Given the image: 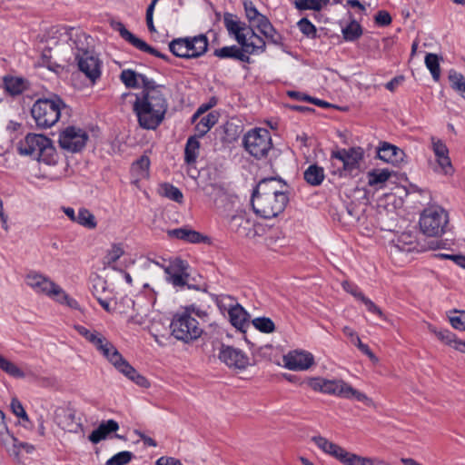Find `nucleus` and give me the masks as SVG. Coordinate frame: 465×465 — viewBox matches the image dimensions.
I'll return each instance as SVG.
<instances>
[{
    "mask_svg": "<svg viewBox=\"0 0 465 465\" xmlns=\"http://www.w3.org/2000/svg\"><path fill=\"white\" fill-rule=\"evenodd\" d=\"M88 138V134L82 128L67 126L60 132L58 143L62 149L77 153L84 148Z\"/></svg>",
    "mask_w": 465,
    "mask_h": 465,
    "instance_id": "4468645a",
    "label": "nucleus"
},
{
    "mask_svg": "<svg viewBox=\"0 0 465 465\" xmlns=\"http://www.w3.org/2000/svg\"><path fill=\"white\" fill-rule=\"evenodd\" d=\"M403 155L402 150L387 142L381 143L378 150V157L386 163H397L403 159Z\"/></svg>",
    "mask_w": 465,
    "mask_h": 465,
    "instance_id": "393cba45",
    "label": "nucleus"
},
{
    "mask_svg": "<svg viewBox=\"0 0 465 465\" xmlns=\"http://www.w3.org/2000/svg\"><path fill=\"white\" fill-rule=\"evenodd\" d=\"M76 223L87 229H94L97 226L94 215L86 208L79 209Z\"/></svg>",
    "mask_w": 465,
    "mask_h": 465,
    "instance_id": "37998d69",
    "label": "nucleus"
},
{
    "mask_svg": "<svg viewBox=\"0 0 465 465\" xmlns=\"http://www.w3.org/2000/svg\"><path fill=\"white\" fill-rule=\"evenodd\" d=\"M5 88L11 95H19L26 89V84L24 79L19 77H5Z\"/></svg>",
    "mask_w": 465,
    "mask_h": 465,
    "instance_id": "c9c22d12",
    "label": "nucleus"
},
{
    "mask_svg": "<svg viewBox=\"0 0 465 465\" xmlns=\"http://www.w3.org/2000/svg\"><path fill=\"white\" fill-rule=\"evenodd\" d=\"M361 302L365 305L366 309L370 312L377 314L382 320H386V316L384 315L381 308L378 307L371 299L367 298L364 295Z\"/></svg>",
    "mask_w": 465,
    "mask_h": 465,
    "instance_id": "680f3d73",
    "label": "nucleus"
},
{
    "mask_svg": "<svg viewBox=\"0 0 465 465\" xmlns=\"http://www.w3.org/2000/svg\"><path fill=\"white\" fill-rule=\"evenodd\" d=\"M213 54L221 59L232 58L243 63H250V56L245 52V47L230 45L215 49Z\"/></svg>",
    "mask_w": 465,
    "mask_h": 465,
    "instance_id": "b1692460",
    "label": "nucleus"
},
{
    "mask_svg": "<svg viewBox=\"0 0 465 465\" xmlns=\"http://www.w3.org/2000/svg\"><path fill=\"white\" fill-rule=\"evenodd\" d=\"M142 87V92L135 94L133 111L143 129L155 130L164 120L168 110L165 86L156 84L147 76H143Z\"/></svg>",
    "mask_w": 465,
    "mask_h": 465,
    "instance_id": "f257e3e1",
    "label": "nucleus"
},
{
    "mask_svg": "<svg viewBox=\"0 0 465 465\" xmlns=\"http://www.w3.org/2000/svg\"><path fill=\"white\" fill-rule=\"evenodd\" d=\"M156 465H182V463L173 457H161L156 460Z\"/></svg>",
    "mask_w": 465,
    "mask_h": 465,
    "instance_id": "69168bd1",
    "label": "nucleus"
},
{
    "mask_svg": "<svg viewBox=\"0 0 465 465\" xmlns=\"http://www.w3.org/2000/svg\"><path fill=\"white\" fill-rule=\"evenodd\" d=\"M150 159L147 155H142L138 160L133 163L131 167L132 175L135 182L149 177Z\"/></svg>",
    "mask_w": 465,
    "mask_h": 465,
    "instance_id": "cd10ccee",
    "label": "nucleus"
},
{
    "mask_svg": "<svg viewBox=\"0 0 465 465\" xmlns=\"http://www.w3.org/2000/svg\"><path fill=\"white\" fill-rule=\"evenodd\" d=\"M119 424L114 420H108L100 423L97 429L92 431L89 435V440L94 444L106 439V437L112 433L117 431Z\"/></svg>",
    "mask_w": 465,
    "mask_h": 465,
    "instance_id": "a878e982",
    "label": "nucleus"
},
{
    "mask_svg": "<svg viewBox=\"0 0 465 465\" xmlns=\"http://www.w3.org/2000/svg\"><path fill=\"white\" fill-rule=\"evenodd\" d=\"M26 283L35 292L46 295L57 302L66 303L69 307L75 308L77 302L68 296V294L50 278L36 272H30L26 276Z\"/></svg>",
    "mask_w": 465,
    "mask_h": 465,
    "instance_id": "423d86ee",
    "label": "nucleus"
},
{
    "mask_svg": "<svg viewBox=\"0 0 465 465\" xmlns=\"http://www.w3.org/2000/svg\"><path fill=\"white\" fill-rule=\"evenodd\" d=\"M124 254V249L122 243H113L104 257V264L111 266L116 262Z\"/></svg>",
    "mask_w": 465,
    "mask_h": 465,
    "instance_id": "49530a36",
    "label": "nucleus"
},
{
    "mask_svg": "<svg viewBox=\"0 0 465 465\" xmlns=\"http://www.w3.org/2000/svg\"><path fill=\"white\" fill-rule=\"evenodd\" d=\"M341 33L346 41L353 42L361 36L362 28L359 23L351 21L346 27L342 28Z\"/></svg>",
    "mask_w": 465,
    "mask_h": 465,
    "instance_id": "de8ad7c7",
    "label": "nucleus"
},
{
    "mask_svg": "<svg viewBox=\"0 0 465 465\" xmlns=\"http://www.w3.org/2000/svg\"><path fill=\"white\" fill-rule=\"evenodd\" d=\"M75 415V410L70 405L59 406L54 411V421L62 430L77 433L82 429V424L76 420Z\"/></svg>",
    "mask_w": 465,
    "mask_h": 465,
    "instance_id": "f3484780",
    "label": "nucleus"
},
{
    "mask_svg": "<svg viewBox=\"0 0 465 465\" xmlns=\"http://www.w3.org/2000/svg\"><path fill=\"white\" fill-rule=\"evenodd\" d=\"M249 226V219L245 218L242 214L233 215L229 221L230 229L240 235H247Z\"/></svg>",
    "mask_w": 465,
    "mask_h": 465,
    "instance_id": "4c0bfd02",
    "label": "nucleus"
},
{
    "mask_svg": "<svg viewBox=\"0 0 465 465\" xmlns=\"http://www.w3.org/2000/svg\"><path fill=\"white\" fill-rule=\"evenodd\" d=\"M424 62L432 78L436 82L439 81L440 78V57L436 54L429 53L426 54Z\"/></svg>",
    "mask_w": 465,
    "mask_h": 465,
    "instance_id": "c03bdc74",
    "label": "nucleus"
},
{
    "mask_svg": "<svg viewBox=\"0 0 465 465\" xmlns=\"http://www.w3.org/2000/svg\"><path fill=\"white\" fill-rule=\"evenodd\" d=\"M0 369L13 377H24V372L2 355H0Z\"/></svg>",
    "mask_w": 465,
    "mask_h": 465,
    "instance_id": "3c124183",
    "label": "nucleus"
},
{
    "mask_svg": "<svg viewBox=\"0 0 465 465\" xmlns=\"http://www.w3.org/2000/svg\"><path fill=\"white\" fill-rule=\"evenodd\" d=\"M215 105V102L213 104H202L198 109L197 111L195 112V114L193 115V121H194L196 118H198L201 114H203V113H205L207 110H209L210 108L213 107Z\"/></svg>",
    "mask_w": 465,
    "mask_h": 465,
    "instance_id": "774afa93",
    "label": "nucleus"
},
{
    "mask_svg": "<svg viewBox=\"0 0 465 465\" xmlns=\"http://www.w3.org/2000/svg\"><path fill=\"white\" fill-rule=\"evenodd\" d=\"M327 0H295L294 5L298 10L321 11L326 6Z\"/></svg>",
    "mask_w": 465,
    "mask_h": 465,
    "instance_id": "09e8293b",
    "label": "nucleus"
},
{
    "mask_svg": "<svg viewBox=\"0 0 465 465\" xmlns=\"http://www.w3.org/2000/svg\"><path fill=\"white\" fill-rule=\"evenodd\" d=\"M325 174L322 167L311 164L303 173L304 180L312 186L320 185L324 180Z\"/></svg>",
    "mask_w": 465,
    "mask_h": 465,
    "instance_id": "473e14b6",
    "label": "nucleus"
},
{
    "mask_svg": "<svg viewBox=\"0 0 465 465\" xmlns=\"http://www.w3.org/2000/svg\"><path fill=\"white\" fill-rule=\"evenodd\" d=\"M184 39H186L188 43L186 50L190 54L191 59L198 58L207 52L209 41L205 35L201 34L195 36H187L184 37Z\"/></svg>",
    "mask_w": 465,
    "mask_h": 465,
    "instance_id": "4be33fe9",
    "label": "nucleus"
},
{
    "mask_svg": "<svg viewBox=\"0 0 465 465\" xmlns=\"http://www.w3.org/2000/svg\"><path fill=\"white\" fill-rule=\"evenodd\" d=\"M244 149L254 158L267 156L272 148L271 134L264 128H254L248 131L243 137Z\"/></svg>",
    "mask_w": 465,
    "mask_h": 465,
    "instance_id": "9d476101",
    "label": "nucleus"
},
{
    "mask_svg": "<svg viewBox=\"0 0 465 465\" xmlns=\"http://www.w3.org/2000/svg\"><path fill=\"white\" fill-rule=\"evenodd\" d=\"M18 151L20 154L30 156L47 165L55 164L58 158L52 140L44 134H28L19 143Z\"/></svg>",
    "mask_w": 465,
    "mask_h": 465,
    "instance_id": "7ed1b4c3",
    "label": "nucleus"
},
{
    "mask_svg": "<svg viewBox=\"0 0 465 465\" xmlns=\"http://www.w3.org/2000/svg\"><path fill=\"white\" fill-rule=\"evenodd\" d=\"M197 138V135L191 136L186 142L184 149V161L188 164L194 163L198 157L200 143Z\"/></svg>",
    "mask_w": 465,
    "mask_h": 465,
    "instance_id": "72a5a7b5",
    "label": "nucleus"
},
{
    "mask_svg": "<svg viewBox=\"0 0 465 465\" xmlns=\"http://www.w3.org/2000/svg\"><path fill=\"white\" fill-rule=\"evenodd\" d=\"M363 157L364 151L360 146L332 151L331 154L332 166L336 167L337 162L341 164L337 169L332 170V173L341 177L356 175Z\"/></svg>",
    "mask_w": 465,
    "mask_h": 465,
    "instance_id": "0eeeda50",
    "label": "nucleus"
},
{
    "mask_svg": "<svg viewBox=\"0 0 465 465\" xmlns=\"http://www.w3.org/2000/svg\"><path fill=\"white\" fill-rule=\"evenodd\" d=\"M312 440L321 449L323 452L334 457L339 461L342 462L344 456L346 455V450L341 446L329 441L322 436H313Z\"/></svg>",
    "mask_w": 465,
    "mask_h": 465,
    "instance_id": "5701e85b",
    "label": "nucleus"
},
{
    "mask_svg": "<svg viewBox=\"0 0 465 465\" xmlns=\"http://www.w3.org/2000/svg\"><path fill=\"white\" fill-rule=\"evenodd\" d=\"M345 465H388L385 461L369 458L361 457L354 453L346 451L342 462Z\"/></svg>",
    "mask_w": 465,
    "mask_h": 465,
    "instance_id": "2f4dec72",
    "label": "nucleus"
},
{
    "mask_svg": "<svg viewBox=\"0 0 465 465\" xmlns=\"http://www.w3.org/2000/svg\"><path fill=\"white\" fill-rule=\"evenodd\" d=\"M403 79H404L403 76H396V77H394L393 79H391L390 82H388L386 84V88L388 90H390L391 92H393L399 86V84H401Z\"/></svg>",
    "mask_w": 465,
    "mask_h": 465,
    "instance_id": "338daca9",
    "label": "nucleus"
},
{
    "mask_svg": "<svg viewBox=\"0 0 465 465\" xmlns=\"http://www.w3.org/2000/svg\"><path fill=\"white\" fill-rule=\"evenodd\" d=\"M288 202L289 197H282V195L273 197L270 195L252 194L251 199L252 206L255 213L264 219L274 218L282 213Z\"/></svg>",
    "mask_w": 465,
    "mask_h": 465,
    "instance_id": "f8f14e48",
    "label": "nucleus"
},
{
    "mask_svg": "<svg viewBox=\"0 0 465 465\" xmlns=\"http://www.w3.org/2000/svg\"><path fill=\"white\" fill-rule=\"evenodd\" d=\"M83 39H87L84 34H76L75 39L71 38L74 47L77 50L74 54L75 60L77 61L79 70L92 83H94L101 76V61L92 52L87 50Z\"/></svg>",
    "mask_w": 465,
    "mask_h": 465,
    "instance_id": "6e6552de",
    "label": "nucleus"
},
{
    "mask_svg": "<svg viewBox=\"0 0 465 465\" xmlns=\"http://www.w3.org/2000/svg\"><path fill=\"white\" fill-rule=\"evenodd\" d=\"M419 223L423 234L430 237H440L448 229L449 215L440 207L427 208L421 213Z\"/></svg>",
    "mask_w": 465,
    "mask_h": 465,
    "instance_id": "1a4fd4ad",
    "label": "nucleus"
},
{
    "mask_svg": "<svg viewBox=\"0 0 465 465\" xmlns=\"http://www.w3.org/2000/svg\"><path fill=\"white\" fill-rule=\"evenodd\" d=\"M223 24L229 35L233 36L241 46L245 47V52L249 56L265 52V38L259 35L254 31V27L252 28L245 22L241 21L236 15L225 13Z\"/></svg>",
    "mask_w": 465,
    "mask_h": 465,
    "instance_id": "f03ea898",
    "label": "nucleus"
},
{
    "mask_svg": "<svg viewBox=\"0 0 465 465\" xmlns=\"http://www.w3.org/2000/svg\"><path fill=\"white\" fill-rule=\"evenodd\" d=\"M284 367L292 371H303L309 369L314 359L312 353L303 351H290L283 356Z\"/></svg>",
    "mask_w": 465,
    "mask_h": 465,
    "instance_id": "6ab92c4d",
    "label": "nucleus"
},
{
    "mask_svg": "<svg viewBox=\"0 0 465 465\" xmlns=\"http://www.w3.org/2000/svg\"><path fill=\"white\" fill-rule=\"evenodd\" d=\"M431 149L435 154L437 163L445 174H450L453 171L449 156V149L440 139L430 137Z\"/></svg>",
    "mask_w": 465,
    "mask_h": 465,
    "instance_id": "412c9836",
    "label": "nucleus"
},
{
    "mask_svg": "<svg viewBox=\"0 0 465 465\" xmlns=\"http://www.w3.org/2000/svg\"><path fill=\"white\" fill-rule=\"evenodd\" d=\"M448 78L451 88L465 98V76L455 70H450Z\"/></svg>",
    "mask_w": 465,
    "mask_h": 465,
    "instance_id": "a18cd8bd",
    "label": "nucleus"
},
{
    "mask_svg": "<svg viewBox=\"0 0 465 465\" xmlns=\"http://www.w3.org/2000/svg\"><path fill=\"white\" fill-rule=\"evenodd\" d=\"M220 303L228 310V315L232 325L242 332H245L246 328L250 325V322L249 313L243 309V307L235 302L231 296L223 297Z\"/></svg>",
    "mask_w": 465,
    "mask_h": 465,
    "instance_id": "2eb2a0df",
    "label": "nucleus"
},
{
    "mask_svg": "<svg viewBox=\"0 0 465 465\" xmlns=\"http://www.w3.org/2000/svg\"><path fill=\"white\" fill-rule=\"evenodd\" d=\"M252 325L255 329L263 333H272L275 330L274 322L268 317H258L252 320Z\"/></svg>",
    "mask_w": 465,
    "mask_h": 465,
    "instance_id": "8fccbe9b",
    "label": "nucleus"
},
{
    "mask_svg": "<svg viewBox=\"0 0 465 465\" xmlns=\"http://www.w3.org/2000/svg\"><path fill=\"white\" fill-rule=\"evenodd\" d=\"M264 23L256 29L263 35V37L270 43L275 45H282V36L276 31L270 20H264Z\"/></svg>",
    "mask_w": 465,
    "mask_h": 465,
    "instance_id": "c85d7f7f",
    "label": "nucleus"
},
{
    "mask_svg": "<svg viewBox=\"0 0 465 465\" xmlns=\"http://www.w3.org/2000/svg\"><path fill=\"white\" fill-rule=\"evenodd\" d=\"M434 333L439 340L450 346L452 345L456 339V335L449 330L434 331Z\"/></svg>",
    "mask_w": 465,
    "mask_h": 465,
    "instance_id": "e2e57ef3",
    "label": "nucleus"
},
{
    "mask_svg": "<svg viewBox=\"0 0 465 465\" xmlns=\"http://www.w3.org/2000/svg\"><path fill=\"white\" fill-rule=\"evenodd\" d=\"M115 28L118 30V32L123 39L127 41L129 44H131L133 46H134L138 50L148 53L156 57H159V58L166 61L167 63L172 62L171 58L168 55L159 52L158 50H156L155 48L152 47L147 43H145L143 40L135 36L129 30H127L122 23H117Z\"/></svg>",
    "mask_w": 465,
    "mask_h": 465,
    "instance_id": "a211bd4d",
    "label": "nucleus"
},
{
    "mask_svg": "<svg viewBox=\"0 0 465 465\" xmlns=\"http://www.w3.org/2000/svg\"><path fill=\"white\" fill-rule=\"evenodd\" d=\"M159 193L162 196L179 203L183 200V195L180 189L168 183H164L160 185Z\"/></svg>",
    "mask_w": 465,
    "mask_h": 465,
    "instance_id": "58836bf2",
    "label": "nucleus"
},
{
    "mask_svg": "<svg viewBox=\"0 0 465 465\" xmlns=\"http://www.w3.org/2000/svg\"><path fill=\"white\" fill-rule=\"evenodd\" d=\"M300 31L306 36L316 38L317 29L315 25L307 18H302L297 24Z\"/></svg>",
    "mask_w": 465,
    "mask_h": 465,
    "instance_id": "864d4df0",
    "label": "nucleus"
},
{
    "mask_svg": "<svg viewBox=\"0 0 465 465\" xmlns=\"http://www.w3.org/2000/svg\"><path fill=\"white\" fill-rule=\"evenodd\" d=\"M11 410L13 413L21 418L23 420L29 421V417L26 414L21 401L16 398H14L10 404Z\"/></svg>",
    "mask_w": 465,
    "mask_h": 465,
    "instance_id": "13d9d810",
    "label": "nucleus"
},
{
    "mask_svg": "<svg viewBox=\"0 0 465 465\" xmlns=\"http://www.w3.org/2000/svg\"><path fill=\"white\" fill-rule=\"evenodd\" d=\"M145 76L142 74H137L132 69L123 70L120 74V79L127 88L139 87V81L142 82V77Z\"/></svg>",
    "mask_w": 465,
    "mask_h": 465,
    "instance_id": "a19ab883",
    "label": "nucleus"
},
{
    "mask_svg": "<svg viewBox=\"0 0 465 465\" xmlns=\"http://www.w3.org/2000/svg\"><path fill=\"white\" fill-rule=\"evenodd\" d=\"M451 326L459 331H465V312L454 311L449 316Z\"/></svg>",
    "mask_w": 465,
    "mask_h": 465,
    "instance_id": "5fc2aeb1",
    "label": "nucleus"
},
{
    "mask_svg": "<svg viewBox=\"0 0 465 465\" xmlns=\"http://www.w3.org/2000/svg\"><path fill=\"white\" fill-rule=\"evenodd\" d=\"M102 355L112 363L114 368L124 374L127 379L142 388H149L150 381L140 374L129 362L124 359L114 344L106 348Z\"/></svg>",
    "mask_w": 465,
    "mask_h": 465,
    "instance_id": "9b49d317",
    "label": "nucleus"
},
{
    "mask_svg": "<svg viewBox=\"0 0 465 465\" xmlns=\"http://www.w3.org/2000/svg\"><path fill=\"white\" fill-rule=\"evenodd\" d=\"M65 108L66 104L58 95L39 98L31 108V115L37 128L47 129L58 122L62 110Z\"/></svg>",
    "mask_w": 465,
    "mask_h": 465,
    "instance_id": "20e7f679",
    "label": "nucleus"
},
{
    "mask_svg": "<svg viewBox=\"0 0 465 465\" xmlns=\"http://www.w3.org/2000/svg\"><path fill=\"white\" fill-rule=\"evenodd\" d=\"M74 329L81 336H83L86 341H88L92 344L96 340V338H98V336L101 334L97 331H90L82 325H75Z\"/></svg>",
    "mask_w": 465,
    "mask_h": 465,
    "instance_id": "bf43d9fd",
    "label": "nucleus"
},
{
    "mask_svg": "<svg viewBox=\"0 0 465 465\" xmlns=\"http://www.w3.org/2000/svg\"><path fill=\"white\" fill-rule=\"evenodd\" d=\"M374 20L379 26H387L391 23V16L387 11L381 10L376 14Z\"/></svg>",
    "mask_w": 465,
    "mask_h": 465,
    "instance_id": "0e129e2a",
    "label": "nucleus"
},
{
    "mask_svg": "<svg viewBox=\"0 0 465 465\" xmlns=\"http://www.w3.org/2000/svg\"><path fill=\"white\" fill-rule=\"evenodd\" d=\"M218 115L212 112L207 115L201 118V120L195 125V130L197 132V137H203L205 135L209 130L217 123Z\"/></svg>",
    "mask_w": 465,
    "mask_h": 465,
    "instance_id": "f704fd0d",
    "label": "nucleus"
},
{
    "mask_svg": "<svg viewBox=\"0 0 465 465\" xmlns=\"http://www.w3.org/2000/svg\"><path fill=\"white\" fill-rule=\"evenodd\" d=\"M341 286L346 292L351 294L360 301L364 297V294L360 291L359 287L351 282L343 281L341 282Z\"/></svg>",
    "mask_w": 465,
    "mask_h": 465,
    "instance_id": "052dcab7",
    "label": "nucleus"
},
{
    "mask_svg": "<svg viewBox=\"0 0 465 465\" xmlns=\"http://www.w3.org/2000/svg\"><path fill=\"white\" fill-rule=\"evenodd\" d=\"M134 457L131 451L124 450L114 455L106 461V465H125L129 463Z\"/></svg>",
    "mask_w": 465,
    "mask_h": 465,
    "instance_id": "603ef678",
    "label": "nucleus"
},
{
    "mask_svg": "<svg viewBox=\"0 0 465 465\" xmlns=\"http://www.w3.org/2000/svg\"><path fill=\"white\" fill-rule=\"evenodd\" d=\"M326 394L336 395L345 399H355L366 405L372 403L371 400L363 392H361L342 380H327L323 383V392Z\"/></svg>",
    "mask_w": 465,
    "mask_h": 465,
    "instance_id": "ddd939ff",
    "label": "nucleus"
},
{
    "mask_svg": "<svg viewBox=\"0 0 465 465\" xmlns=\"http://www.w3.org/2000/svg\"><path fill=\"white\" fill-rule=\"evenodd\" d=\"M243 8L245 12L246 19L249 22V25L252 28H257L259 27L262 23H264L263 21L268 20V17L260 13L257 8L255 7L254 4L251 0H244L243 3Z\"/></svg>",
    "mask_w": 465,
    "mask_h": 465,
    "instance_id": "bb28decb",
    "label": "nucleus"
},
{
    "mask_svg": "<svg viewBox=\"0 0 465 465\" xmlns=\"http://www.w3.org/2000/svg\"><path fill=\"white\" fill-rule=\"evenodd\" d=\"M192 312H195L199 316L202 313L195 311L194 306L187 307L185 311L173 316L170 325L172 335L186 343L197 340L203 333L198 321L192 317Z\"/></svg>",
    "mask_w": 465,
    "mask_h": 465,
    "instance_id": "39448f33",
    "label": "nucleus"
},
{
    "mask_svg": "<svg viewBox=\"0 0 465 465\" xmlns=\"http://www.w3.org/2000/svg\"><path fill=\"white\" fill-rule=\"evenodd\" d=\"M190 278L189 273L184 274H179V275H171L166 277V281L173 284V287L176 288H183L187 286L189 289L192 288V286L188 283Z\"/></svg>",
    "mask_w": 465,
    "mask_h": 465,
    "instance_id": "6e6d98bb",
    "label": "nucleus"
},
{
    "mask_svg": "<svg viewBox=\"0 0 465 465\" xmlns=\"http://www.w3.org/2000/svg\"><path fill=\"white\" fill-rule=\"evenodd\" d=\"M342 331L347 337L351 339V343H353L363 354L368 356L371 361H372L373 362L378 361V358L371 351L369 346L361 342L360 337L351 327H343Z\"/></svg>",
    "mask_w": 465,
    "mask_h": 465,
    "instance_id": "7c9ffc66",
    "label": "nucleus"
},
{
    "mask_svg": "<svg viewBox=\"0 0 465 465\" xmlns=\"http://www.w3.org/2000/svg\"><path fill=\"white\" fill-rule=\"evenodd\" d=\"M188 269V263L179 258L171 261L167 266L163 267L164 272L167 276L189 273Z\"/></svg>",
    "mask_w": 465,
    "mask_h": 465,
    "instance_id": "ea45409f",
    "label": "nucleus"
},
{
    "mask_svg": "<svg viewBox=\"0 0 465 465\" xmlns=\"http://www.w3.org/2000/svg\"><path fill=\"white\" fill-rule=\"evenodd\" d=\"M168 235L192 243L201 242L203 238L200 232L187 228L170 230Z\"/></svg>",
    "mask_w": 465,
    "mask_h": 465,
    "instance_id": "c756f323",
    "label": "nucleus"
},
{
    "mask_svg": "<svg viewBox=\"0 0 465 465\" xmlns=\"http://www.w3.org/2000/svg\"><path fill=\"white\" fill-rule=\"evenodd\" d=\"M187 45V40L184 37L175 38L169 43V50L177 57L191 59L190 54L186 50Z\"/></svg>",
    "mask_w": 465,
    "mask_h": 465,
    "instance_id": "e433bc0d",
    "label": "nucleus"
},
{
    "mask_svg": "<svg viewBox=\"0 0 465 465\" xmlns=\"http://www.w3.org/2000/svg\"><path fill=\"white\" fill-rule=\"evenodd\" d=\"M219 359L231 368L244 369L249 364L248 357L241 350L232 346L223 345Z\"/></svg>",
    "mask_w": 465,
    "mask_h": 465,
    "instance_id": "aec40b11",
    "label": "nucleus"
},
{
    "mask_svg": "<svg viewBox=\"0 0 465 465\" xmlns=\"http://www.w3.org/2000/svg\"><path fill=\"white\" fill-rule=\"evenodd\" d=\"M391 173L388 169H374L368 173V184L375 186L384 183L391 177Z\"/></svg>",
    "mask_w": 465,
    "mask_h": 465,
    "instance_id": "79ce46f5",
    "label": "nucleus"
},
{
    "mask_svg": "<svg viewBox=\"0 0 465 465\" xmlns=\"http://www.w3.org/2000/svg\"><path fill=\"white\" fill-rule=\"evenodd\" d=\"M252 194L278 197H289V186L285 181L280 177H268L262 179Z\"/></svg>",
    "mask_w": 465,
    "mask_h": 465,
    "instance_id": "dca6fc26",
    "label": "nucleus"
},
{
    "mask_svg": "<svg viewBox=\"0 0 465 465\" xmlns=\"http://www.w3.org/2000/svg\"><path fill=\"white\" fill-rule=\"evenodd\" d=\"M326 379L322 377H311L305 379L302 384H305L315 391L323 392V383Z\"/></svg>",
    "mask_w": 465,
    "mask_h": 465,
    "instance_id": "4d7b16f0",
    "label": "nucleus"
}]
</instances>
